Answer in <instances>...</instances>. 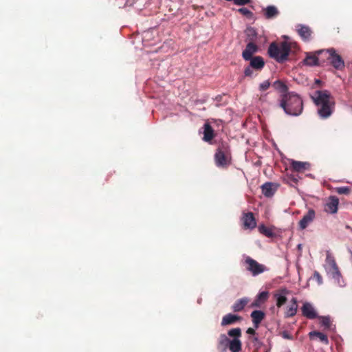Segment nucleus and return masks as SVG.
Here are the masks:
<instances>
[{
  "label": "nucleus",
  "mask_w": 352,
  "mask_h": 352,
  "mask_svg": "<svg viewBox=\"0 0 352 352\" xmlns=\"http://www.w3.org/2000/svg\"><path fill=\"white\" fill-rule=\"evenodd\" d=\"M241 14L245 16V17H247L248 19H252L253 18V16H254V14L252 12H251L250 10H249L248 8H241L239 9H238L237 10Z\"/></svg>",
  "instance_id": "obj_32"
},
{
  "label": "nucleus",
  "mask_w": 352,
  "mask_h": 352,
  "mask_svg": "<svg viewBox=\"0 0 352 352\" xmlns=\"http://www.w3.org/2000/svg\"><path fill=\"white\" fill-rule=\"evenodd\" d=\"M316 54L318 59V65L329 62V56H331L330 49L317 50Z\"/></svg>",
  "instance_id": "obj_19"
},
{
  "label": "nucleus",
  "mask_w": 352,
  "mask_h": 352,
  "mask_svg": "<svg viewBox=\"0 0 352 352\" xmlns=\"http://www.w3.org/2000/svg\"><path fill=\"white\" fill-rule=\"evenodd\" d=\"M244 227L249 229H254L256 226V219L253 213L250 212L243 214V217Z\"/></svg>",
  "instance_id": "obj_16"
},
{
  "label": "nucleus",
  "mask_w": 352,
  "mask_h": 352,
  "mask_svg": "<svg viewBox=\"0 0 352 352\" xmlns=\"http://www.w3.org/2000/svg\"><path fill=\"white\" fill-rule=\"evenodd\" d=\"M347 64H348V65H350V64H351V65H352V61H351V62H349H349H347Z\"/></svg>",
  "instance_id": "obj_46"
},
{
  "label": "nucleus",
  "mask_w": 352,
  "mask_h": 352,
  "mask_svg": "<svg viewBox=\"0 0 352 352\" xmlns=\"http://www.w3.org/2000/svg\"><path fill=\"white\" fill-rule=\"evenodd\" d=\"M214 161L217 166L226 167L230 164V159L226 156L222 147H219L214 155Z\"/></svg>",
  "instance_id": "obj_7"
},
{
  "label": "nucleus",
  "mask_w": 352,
  "mask_h": 352,
  "mask_svg": "<svg viewBox=\"0 0 352 352\" xmlns=\"http://www.w3.org/2000/svg\"><path fill=\"white\" fill-rule=\"evenodd\" d=\"M331 56H329V62L332 66H344V61L340 54L333 48H330Z\"/></svg>",
  "instance_id": "obj_13"
},
{
  "label": "nucleus",
  "mask_w": 352,
  "mask_h": 352,
  "mask_svg": "<svg viewBox=\"0 0 352 352\" xmlns=\"http://www.w3.org/2000/svg\"><path fill=\"white\" fill-rule=\"evenodd\" d=\"M296 47L295 43L283 41L280 43H272L267 50L270 57L276 60L278 63H283L289 60V56L293 49Z\"/></svg>",
  "instance_id": "obj_3"
},
{
  "label": "nucleus",
  "mask_w": 352,
  "mask_h": 352,
  "mask_svg": "<svg viewBox=\"0 0 352 352\" xmlns=\"http://www.w3.org/2000/svg\"><path fill=\"white\" fill-rule=\"evenodd\" d=\"M270 86V82L269 80H266L259 85V90L263 91L267 90Z\"/></svg>",
  "instance_id": "obj_35"
},
{
  "label": "nucleus",
  "mask_w": 352,
  "mask_h": 352,
  "mask_svg": "<svg viewBox=\"0 0 352 352\" xmlns=\"http://www.w3.org/2000/svg\"><path fill=\"white\" fill-rule=\"evenodd\" d=\"M336 192L340 195H346L350 192V188L348 186H342L336 188Z\"/></svg>",
  "instance_id": "obj_34"
},
{
  "label": "nucleus",
  "mask_w": 352,
  "mask_h": 352,
  "mask_svg": "<svg viewBox=\"0 0 352 352\" xmlns=\"http://www.w3.org/2000/svg\"><path fill=\"white\" fill-rule=\"evenodd\" d=\"M297 249L299 252H301L302 251V245L299 243L298 245H297Z\"/></svg>",
  "instance_id": "obj_42"
},
{
  "label": "nucleus",
  "mask_w": 352,
  "mask_h": 352,
  "mask_svg": "<svg viewBox=\"0 0 352 352\" xmlns=\"http://www.w3.org/2000/svg\"><path fill=\"white\" fill-rule=\"evenodd\" d=\"M289 294V291L286 287L280 288L274 294L278 307H282L287 302Z\"/></svg>",
  "instance_id": "obj_8"
},
{
  "label": "nucleus",
  "mask_w": 352,
  "mask_h": 352,
  "mask_svg": "<svg viewBox=\"0 0 352 352\" xmlns=\"http://www.w3.org/2000/svg\"><path fill=\"white\" fill-rule=\"evenodd\" d=\"M346 228H347V229H349V230L352 232V228H351L350 226H346Z\"/></svg>",
  "instance_id": "obj_43"
},
{
  "label": "nucleus",
  "mask_w": 352,
  "mask_h": 352,
  "mask_svg": "<svg viewBox=\"0 0 352 352\" xmlns=\"http://www.w3.org/2000/svg\"><path fill=\"white\" fill-rule=\"evenodd\" d=\"M349 252H350V254H351V258H352V251H351V250H349Z\"/></svg>",
  "instance_id": "obj_45"
},
{
  "label": "nucleus",
  "mask_w": 352,
  "mask_h": 352,
  "mask_svg": "<svg viewBox=\"0 0 352 352\" xmlns=\"http://www.w3.org/2000/svg\"><path fill=\"white\" fill-rule=\"evenodd\" d=\"M248 302V298L245 297L237 300L232 306V309L234 312L242 311Z\"/></svg>",
  "instance_id": "obj_26"
},
{
  "label": "nucleus",
  "mask_w": 352,
  "mask_h": 352,
  "mask_svg": "<svg viewBox=\"0 0 352 352\" xmlns=\"http://www.w3.org/2000/svg\"><path fill=\"white\" fill-rule=\"evenodd\" d=\"M298 309L297 299L292 298L291 300V305L287 308L285 313V318L293 317L296 314Z\"/></svg>",
  "instance_id": "obj_22"
},
{
  "label": "nucleus",
  "mask_w": 352,
  "mask_h": 352,
  "mask_svg": "<svg viewBox=\"0 0 352 352\" xmlns=\"http://www.w3.org/2000/svg\"><path fill=\"white\" fill-rule=\"evenodd\" d=\"M257 50V46L253 43H249L245 50L243 52V57L245 60H249L252 59V54Z\"/></svg>",
  "instance_id": "obj_21"
},
{
  "label": "nucleus",
  "mask_w": 352,
  "mask_h": 352,
  "mask_svg": "<svg viewBox=\"0 0 352 352\" xmlns=\"http://www.w3.org/2000/svg\"><path fill=\"white\" fill-rule=\"evenodd\" d=\"M245 263L246 264V270L249 271L253 276H256L268 271V269L264 265L258 263L256 260L250 256L245 257Z\"/></svg>",
  "instance_id": "obj_6"
},
{
  "label": "nucleus",
  "mask_w": 352,
  "mask_h": 352,
  "mask_svg": "<svg viewBox=\"0 0 352 352\" xmlns=\"http://www.w3.org/2000/svg\"><path fill=\"white\" fill-rule=\"evenodd\" d=\"M318 318L320 320L321 325L326 329H332V324L331 322V318L329 316H318Z\"/></svg>",
  "instance_id": "obj_29"
},
{
  "label": "nucleus",
  "mask_w": 352,
  "mask_h": 352,
  "mask_svg": "<svg viewBox=\"0 0 352 352\" xmlns=\"http://www.w3.org/2000/svg\"><path fill=\"white\" fill-rule=\"evenodd\" d=\"M279 105L287 115L291 116H298L303 111L302 99L294 91L283 94Z\"/></svg>",
  "instance_id": "obj_2"
},
{
  "label": "nucleus",
  "mask_w": 352,
  "mask_h": 352,
  "mask_svg": "<svg viewBox=\"0 0 352 352\" xmlns=\"http://www.w3.org/2000/svg\"><path fill=\"white\" fill-rule=\"evenodd\" d=\"M214 137V130L212 127L208 123L204 125V137L203 140L209 142Z\"/></svg>",
  "instance_id": "obj_24"
},
{
  "label": "nucleus",
  "mask_w": 352,
  "mask_h": 352,
  "mask_svg": "<svg viewBox=\"0 0 352 352\" xmlns=\"http://www.w3.org/2000/svg\"><path fill=\"white\" fill-rule=\"evenodd\" d=\"M324 268L327 276L333 279L338 286L340 287H344L346 286V283L336 263V259L330 250L326 251Z\"/></svg>",
  "instance_id": "obj_4"
},
{
  "label": "nucleus",
  "mask_w": 352,
  "mask_h": 352,
  "mask_svg": "<svg viewBox=\"0 0 352 352\" xmlns=\"http://www.w3.org/2000/svg\"><path fill=\"white\" fill-rule=\"evenodd\" d=\"M233 3L237 6H245L251 2V0H233Z\"/></svg>",
  "instance_id": "obj_38"
},
{
  "label": "nucleus",
  "mask_w": 352,
  "mask_h": 352,
  "mask_svg": "<svg viewBox=\"0 0 352 352\" xmlns=\"http://www.w3.org/2000/svg\"><path fill=\"white\" fill-rule=\"evenodd\" d=\"M316 216L314 210L309 209L307 212L303 215L302 218L300 220L298 225L300 230L305 229L308 225L311 223Z\"/></svg>",
  "instance_id": "obj_9"
},
{
  "label": "nucleus",
  "mask_w": 352,
  "mask_h": 352,
  "mask_svg": "<svg viewBox=\"0 0 352 352\" xmlns=\"http://www.w3.org/2000/svg\"><path fill=\"white\" fill-rule=\"evenodd\" d=\"M230 337H233L230 340L229 349L231 352H240L241 351L242 344L240 340L241 337V329L239 327L234 328L228 331Z\"/></svg>",
  "instance_id": "obj_5"
},
{
  "label": "nucleus",
  "mask_w": 352,
  "mask_h": 352,
  "mask_svg": "<svg viewBox=\"0 0 352 352\" xmlns=\"http://www.w3.org/2000/svg\"><path fill=\"white\" fill-rule=\"evenodd\" d=\"M313 278L317 281V283L319 285H322L323 283L322 278L321 275L317 271H315L314 272Z\"/></svg>",
  "instance_id": "obj_36"
},
{
  "label": "nucleus",
  "mask_w": 352,
  "mask_h": 352,
  "mask_svg": "<svg viewBox=\"0 0 352 352\" xmlns=\"http://www.w3.org/2000/svg\"><path fill=\"white\" fill-rule=\"evenodd\" d=\"M281 336L282 337L284 338V339H286V340H292L294 339L293 336L289 333L288 331H283L282 333H281Z\"/></svg>",
  "instance_id": "obj_40"
},
{
  "label": "nucleus",
  "mask_w": 352,
  "mask_h": 352,
  "mask_svg": "<svg viewBox=\"0 0 352 352\" xmlns=\"http://www.w3.org/2000/svg\"><path fill=\"white\" fill-rule=\"evenodd\" d=\"M252 342L257 348L261 347L263 344V343L259 340L258 337L256 335L253 336Z\"/></svg>",
  "instance_id": "obj_39"
},
{
  "label": "nucleus",
  "mask_w": 352,
  "mask_h": 352,
  "mask_svg": "<svg viewBox=\"0 0 352 352\" xmlns=\"http://www.w3.org/2000/svg\"><path fill=\"white\" fill-rule=\"evenodd\" d=\"M310 98L318 108V114L322 119L328 118L333 113L335 103L331 100V94L327 90H316Z\"/></svg>",
  "instance_id": "obj_1"
},
{
  "label": "nucleus",
  "mask_w": 352,
  "mask_h": 352,
  "mask_svg": "<svg viewBox=\"0 0 352 352\" xmlns=\"http://www.w3.org/2000/svg\"><path fill=\"white\" fill-rule=\"evenodd\" d=\"M241 320V317L238 315L228 314L223 317L221 324V326L232 324Z\"/></svg>",
  "instance_id": "obj_20"
},
{
  "label": "nucleus",
  "mask_w": 352,
  "mask_h": 352,
  "mask_svg": "<svg viewBox=\"0 0 352 352\" xmlns=\"http://www.w3.org/2000/svg\"><path fill=\"white\" fill-rule=\"evenodd\" d=\"M298 27L299 28L298 29V32L299 35L304 41H309L311 35V29L306 25H300Z\"/></svg>",
  "instance_id": "obj_25"
},
{
  "label": "nucleus",
  "mask_w": 352,
  "mask_h": 352,
  "mask_svg": "<svg viewBox=\"0 0 352 352\" xmlns=\"http://www.w3.org/2000/svg\"><path fill=\"white\" fill-rule=\"evenodd\" d=\"M270 296L268 291L259 292L256 296L255 299L251 304L252 307L260 308L267 300Z\"/></svg>",
  "instance_id": "obj_10"
},
{
  "label": "nucleus",
  "mask_w": 352,
  "mask_h": 352,
  "mask_svg": "<svg viewBox=\"0 0 352 352\" xmlns=\"http://www.w3.org/2000/svg\"><path fill=\"white\" fill-rule=\"evenodd\" d=\"M302 313L304 316L309 319H315L318 317L313 305L308 302L303 304L302 307Z\"/></svg>",
  "instance_id": "obj_11"
},
{
  "label": "nucleus",
  "mask_w": 352,
  "mask_h": 352,
  "mask_svg": "<svg viewBox=\"0 0 352 352\" xmlns=\"http://www.w3.org/2000/svg\"><path fill=\"white\" fill-rule=\"evenodd\" d=\"M230 340L226 334H221L218 340V350L226 352L229 348Z\"/></svg>",
  "instance_id": "obj_18"
},
{
  "label": "nucleus",
  "mask_w": 352,
  "mask_h": 352,
  "mask_svg": "<svg viewBox=\"0 0 352 352\" xmlns=\"http://www.w3.org/2000/svg\"><path fill=\"white\" fill-rule=\"evenodd\" d=\"M250 66H264L265 62L261 56H255L250 60Z\"/></svg>",
  "instance_id": "obj_30"
},
{
  "label": "nucleus",
  "mask_w": 352,
  "mask_h": 352,
  "mask_svg": "<svg viewBox=\"0 0 352 352\" xmlns=\"http://www.w3.org/2000/svg\"><path fill=\"white\" fill-rule=\"evenodd\" d=\"M305 58L303 60V63L306 66H318L316 51L305 52Z\"/></svg>",
  "instance_id": "obj_14"
},
{
  "label": "nucleus",
  "mask_w": 352,
  "mask_h": 352,
  "mask_svg": "<svg viewBox=\"0 0 352 352\" xmlns=\"http://www.w3.org/2000/svg\"><path fill=\"white\" fill-rule=\"evenodd\" d=\"M320 82V80H316V83H319Z\"/></svg>",
  "instance_id": "obj_44"
},
{
  "label": "nucleus",
  "mask_w": 352,
  "mask_h": 352,
  "mask_svg": "<svg viewBox=\"0 0 352 352\" xmlns=\"http://www.w3.org/2000/svg\"><path fill=\"white\" fill-rule=\"evenodd\" d=\"M246 333L248 334H249L250 336H253L256 335V332L255 329L253 328H250V327L247 329Z\"/></svg>",
  "instance_id": "obj_41"
},
{
  "label": "nucleus",
  "mask_w": 352,
  "mask_h": 352,
  "mask_svg": "<svg viewBox=\"0 0 352 352\" xmlns=\"http://www.w3.org/2000/svg\"><path fill=\"white\" fill-rule=\"evenodd\" d=\"M273 87L276 89L280 90L281 91H285L287 90L286 85L280 80H276L275 82H274Z\"/></svg>",
  "instance_id": "obj_33"
},
{
  "label": "nucleus",
  "mask_w": 352,
  "mask_h": 352,
  "mask_svg": "<svg viewBox=\"0 0 352 352\" xmlns=\"http://www.w3.org/2000/svg\"><path fill=\"white\" fill-rule=\"evenodd\" d=\"M252 323L255 329H258L260 323L265 318V312L261 310H254L251 314Z\"/></svg>",
  "instance_id": "obj_17"
},
{
  "label": "nucleus",
  "mask_w": 352,
  "mask_h": 352,
  "mask_svg": "<svg viewBox=\"0 0 352 352\" xmlns=\"http://www.w3.org/2000/svg\"><path fill=\"white\" fill-rule=\"evenodd\" d=\"M258 230L261 234H264L267 237H272L274 236L272 230L270 228L264 226L263 224L259 226Z\"/></svg>",
  "instance_id": "obj_31"
},
{
  "label": "nucleus",
  "mask_w": 352,
  "mask_h": 352,
  "mask_svg": "<svg viewBox=\"0 0 352 352\" xmlns=\"http://www.w3.org/2000/svg\"><path fill=\"white\" fill-rule=\"evenodd\" d=\"M263 67H246L244 71V74L245 76L252 77L254 69H261Z\"/></svg>",
  "instance_id": "obj_37"
},
{
  "label": "nucleus",
  "mask_w": 352,
  "mask_h": 352,
  "mask_svg": "<svg viewBox=\"0 0 352 352\" xmlns=\"http://www.w3.org/2000/svg\"><path fill=\"white\" fill-rule=\"evenodd\" d=\"M339 199L336 196H331L326 204V211L331 214H335L338 211Z\"/></svg>",
  "instance_id": "obj_15"
},
{
  "label": "nucleus",
  "mask_w": 352,
  "mask_h": 352,
  "mask_svg": "<svg viewBox=\"0 0 352 352\" xmlns=\"http://www.w3.org/2000/svg\"><path fill=\"white\" fill-rule=\"evenodd\" d=\"M265 16L266 19H272V18H274L276 17L279 12L277 9L276 7H275L274 6H267L265 10Z\"/></svg>",
  "instance_id": "obj_28"
},
{
  "label": "nucleus",
  "mask_w": 352,
  "mask_h": 352,
  "mask_svg": "<svg viewBox=\"0 0 352 352\" xmlns=\"http://www.w3.org/2000/svg\"><path fill=\"white\" fill-rule=\"evenodd\" d=\"M287 352H291V351H287Z\"/></svg>",
  "instance_id": "obj_47"
},
{
  "label": "nucleus",
  "mask_w": 352,
  "mask_h": 352,
  "mask_svg": "<svg viewBox=\"0 0 352 352\" xmlns=\"http://www.w3.org/2000/svg\"><path fill=\"white\" fill-rule=\"evenodd\" d=\"M310 339H314L315 337L319 339V340L322 342L323 344L327 345L329 344V339L324 333L317 331H311L309 333Z\"/></svg>",
  "instance_id": "obj_27"
},
{
  "label": "nucleus",
  "mask_w": 352,
  "mask_h": 352,
  "mask_svg": "<svg viewBox=\"0 0 352 352\" xmlns=\"http://www.w3.org/2000/svg\"><path fill=\"white\" fill-rule=\"evenodd\" d=\"M266 352H270L269 351H267Z\"/></svg>",
  "instance_id": "obj_48"
},
{
  "label": "nucleus",
  "mask_w": 352,
  "mask_h": 352,
  "mask_svg": "<svg viewBox=\"0 0 352 352\" xmlns=\"http://www.w3.org/2000/svg\"><path fill=\"white\" fill-rule=\"evenodd\" d=\"M291 165L294 170L296 172H302L304 170L309 169L310 167V164L309 162L295 160L292 161Z\"/></svg>",
  "instance_id": "obj_23"
},
{
  "label": "nucleus",
  "mask_w": 352,
  "mask_h": 352,
  "mask_svg": "<svg viewBox=\"0 0 352 352\" xmlns=\"http://www.w3.org/2000/svg\"><path fill=\"white\" fill-rule=\"evenodd\" d=\"M261 190L265 197H271L277 190V185L273 182H265L261 186Z\"/></svg>",
  "instance_id": "obj_12"
}]
</instances>
